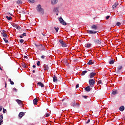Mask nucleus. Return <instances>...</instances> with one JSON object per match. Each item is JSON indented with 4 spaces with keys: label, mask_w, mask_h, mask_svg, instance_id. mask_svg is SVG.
I'll return each mask as SVG.
<instances>
[{
    "label": "nucleus",
    "mask_w": 125,
    "mask_h": 125,
    "mask_svg": "<svg viewBox=\"0 0 125 125\" xmlns=\"http://www.w3.org/2000/svg\"><path fill=\"white\" fill-rule=\"evenodd\" d=\"M36 9L38 12H40L41 14H43L44 13V12L43 11V9L42 8V5L41 4H39L37 8Z\"/></svg>",
    "instance_id": "f257e3e1"
},
{
    "label": "nucleus",
    "mask_w": 125,
    "mask_h": 125,
    "mask_svg": "<svg viewBox=\"0 0 125 125\" xmlns=\"http://www.w3.org/2000/svg\"><path fill=\"white\" fill-rule=\"evenodd\" d=\"M89 84L91 87H93V86H94V84H95V80H94V79H90L89 80Z\"/></svg>",
    "instance_id": "f03ea898"
},
{
    "label": "nucleus",
    "mask_w": 125,
    "mask_h": 125,
    "mask_svg": "<svg viewBox=\"0 0 125 125\" xmlns=\"http://www.w3.org/2000/svg\"><path fill=\"white\" fill-rule=\"evenodd\" d=\"M94 42L95 44H97V45H99L102 43V41L100 39L94 40Z\"/></svg>",
    "instance_id": "7ed1b4c3"
},
{
    "label": "nucleus",
    "mask_w": 125,
    "mask_h": 125,
    "mask_svg": "<svg viewBox=\"0 0 125 125\" xmlns=\"http://www.w3.org/2000/svg\"><path fill=\"white\" fill-rule=\"evenodd\" d=\"M59 42L61 43L62 47H67V44H66V42H64L63 41L60 40Z\"/></svg>",
    "instance_id": "20e7f679"
},
{
    "label": "nucleus",
    "mask_w": 125,
    "mask_h": 125,
    "mask_svg": "<svg viewBox=\"0 0 125 125\" xmlns=\"http://www.w3.org/2000/svg\"><path fill=\"white\" fill-rule=\"evenodd\" d=\"M59 20L61 24H62V25H64V26H66V25H67V23H66V22H65V21L63 20V19L62 18H60L59 19Z\"/></svg>",
    "instance_id": "39448f33"
},
{
    "label": "nucleus",
    "mask_w": 125,
    "mask_h": 125,
    "mask_svg": "<svg viewBox=\"0 0 125 125\" xmlns=\"http://www.w3.org/2000/svg\"><path fill=\"white\" fill-rule=\"evenodd\" d=\"M1 34L4 38H7V34L5 33V30H2L1 32Z\"/></svg>",
    "instance_id": "423d86ee"
},
{
    "label": "nucleus",
    "mask_w": 125,
    "mask_h": 125,
    "mask_svg": "<svg viewBox=\"0 0 125 125\" xmlns=\"http://www.w3.org/2000/svg\"><path fill=\"white\" fill-rule=\"evenodd\" d=\"M97 33H98V31H95L94 30H88L87 31V33L89 34H96Z\"/></svg>",
    "instance_id": "0eeeda50"
},
{
    "label": "nucleus",
    "mask_w": 125,
    "mask_h": 125,
    "mask_svg": "<svg viewBox=\"0 0 125 125\" xmlns=\"http://www.w3.org/2000/svg\"><path fill=\"white\" fill-rule=\"evenodd\" d=\"M38 48L40 51H42V50H44V47L42 46V44H40Z\"/></svg>",
    "instance_id": "6e6552de"
},
{
    "label": "nucleus",
    "mask_w": 125,
    "mask_h": 125,
    "mask_svg": "<svg viewBox=\"0 0 125 125\" xmlns=\"http://www.w3.org/2000/svg\"><path fill=\"white\" fill-rule=\"evenodd\" d=\"M91 29H92V30H94L95 31H96V30L98 29V26H97V25H93L91 26Z\"/></svg>",
    "instance_id": "1a4fd4ad"
},
{
    "label": "nucleus",
    "mask_w": 125,
    "mask_h": 125,
    "mask_svg": "<svg viewBox=\"0 0 125 125\" xmlns=\"http://www.w3.org/2000/svg\"><path fill=\"white\" fill-rule=\"evenodd\" d=\"M25 116V113L23 112H21L19 114V119H21L22 117Z\"/></svg>",
    "instance_id": "9d476101"
},
{
    "label": "nucleus",
    "mask_w": 125,
    "mask_h": 125,
    "mask_svg": "<svg viewBox=\"0 0 125 125\" xmlns=\"http://www.w3.org/2000/svg\"><path fill=\"white\" fill-rule=\"evenodd\" d=\"M84 89H85V91H86L87 92H89V91H90L91 90L92 88H90V86H88L86 87Z\"/></svg>",
    "instance_id": "9b49d317"
},
{
    "label": "nucleus",
    "mask_w": 125,
    "mask_h": 125,
    "mask_svg": "<svg viewBox=\"0 0 125 125\" xmlns=\"http://www.w3.org/2000/svg\"><path fill=\"white\" fill-rule=\"evenodd\" d=\"M53 81L54 83H57L58 82V79H57V77L56 76L54 75L53 77Z\"/></svg>",
    "instance_id": "f8f14e48"
},
{
    "label": "nucleus",
    "mask_w": 125,
    "mask_h": 125,
    "mask_svg": "<svg viewBox=\"0 0 125 125\" xmlns=\"http://www.w3.org/2000/svg\"><path fill=\"white\" fill-rule=\"evenodd\" d=\"M37 85H39V86H41V87H44V85L43 83H42V82H38L37 83Z\"/></svg>",
    "instance_id": "ddd939ff"
},
{
    "label": "nucleus",
    "mask_w": 125,
    "mask_h": 125,
    "mask_svg": "<svg viewBox=\"0 0 125 125\" xmlns=\"http://www.w3.org/2000/svg\"><path fill=\"white\" fill-rule=\"evenodd\" d=\"M96 75V73L92 72L90 74V79H92L94 76Z\"/></svg>",
    "instance_id": "4468645a"
},
{
    "label": "nucleus",
    "mask_w": 125,
    "mask_h": 125,
    "mask_svg": "<svg viewBox=\"0 0 125 125\" xmlns=\"http://www.w3.org/2000/svg\"><path fill=\"white\" fill-rule=\"evenodd\" d=\"M93 64H94V62H93L92 60H89L87 63V65H92Z\"/></svg>",
    "instance_id": "2eb2a0df"
},
{
    "label": "nucleus",
    "mask_w": 125,
    "mask_h": 125,
    "mask_svg": "<svg viewBox=\"0 0 125 125\" xmlns=\"http://www.w3.org/2000/svg\"><path fill=\"white\" fill-rule=\"evenodd\" d=\"M119 110L121 111V112H124L125 111V106H122L119 107Z\"/></svg>",
    "instance_id": "dca6fc26"
},
{
    "label": "nucleus",
    "mask_w": 125,
    "mask_h": 125,
    "mask_svg": "<svg viewBox=\"0 0 125 125\" xmlns=\"http://www.w3.org/2000/svg\"><path fill=\"white\" fill-rule=\"evenodd\" d=\"M37 103H38V99L35 98L33 100V104L34 105H37Z\"/></svg>",
    "instance_id": "f3484780"
},
{
    "label": "nucleus",
    "mask_w": 125,
    "mask_h": 125,
    "mask_svg": "<svg viewBox=\"0 0 125 125\" xmlns=\"http://www.w3.org/2000/svg\"><path fill=\"white\" fill-rule=\"evenodd\" d=\"M58 0H51V3L52 4H56L58 2Z\"/></svg>",
    "instance_id": "a211bd4d"
},
{
    "label": "nucleus",
    "mask_w": 125,
    "mask_h": 125,
    "mask_svg": "<svg viewBox=\"0 0 125 125\" xmlns=\"http://www.w3.org/2000/svg\"><path fill=\"white\" fill-rule=\"evenodd\" d=\"M91 46V43H86L85 44V47H87V48H89Z\"/></svg>",
    "instance_id": "6ab92c4d"
},
{
    "label": "nucleus",
    "mask_w": 125,
    "mask_h": 125,
    "mask_svg": "<svg viewBox=\"0 0 125 125\" xmlns=\"http://www.w3.org/2000/svg\"><path fill=\"white\" fill-rule=\"evenodd\" d=\"M118 6H119V4H118L117 3H115L114 5H112V8H117Z\"/></svg>",
    "instance_id": "aec40b11"
},
{
    "label": "nucleus",
    "mask_w": 125,
    "mask_h": 125,
    "mask_svg": "<svg viewBox=\"0 0 125 125\" xmlns=\"http://www.w3.org/2000/svg\"><path fill=\"white\" fill-rule=\"evenodd\" d=\"M16 101L19 105H21V104H22V101L20 100H16Z\"/></svg>",
    "instance_id": "412c9836"
},
{
    "label": "nucleus",
    "mask_w": 125,
    "mask_h": 125,
    "mask_svg": "<svg viewBox=\"0 0 125 125\" xmlns=\"http://www.w3.org/2000/svg\"><path fill=\"white\" fill-rule=\"evenodd\" d=\"M86 73H87V71H86V70L83 71L81 74V76H84V75H85V74H86Z\"/></svg>",
    "instance_id": "4be33fe9"
},
{
    "label": "nucleus",
    "mask_w": 125,
    "mask_h": 125,
    "mask_svg": "<svg viewBox=\"0 0 125 125\" xmlns=\"http://www.w3.org/2000/svg\"><path fill=\"white\" fill-rule=\"evenodd\" d=\"M17 4H22V1L21 0H17Z\"/></svg>",
    "instance_id": "5701e85b"
},
{
    "label": "nucleus",
    "mask_w": 125,
    "mask_h": 125,
    "mask_svg": "<svg viewBox=\"0 0 125 125\" xmlns=\"http://www.w3.org/2000/svg\"><path fill=\"white\" fill-rule=\"evenodd\" d=\"M44 69L45 71H48V65H45L44 66Z\"/></svg>",
    "instance_id": "b1692460"
},
{
    "label": "nucleus",
    "mask_w": 125,
    "mask_h": 125,
    "mask_svg": "<svg viewBox=\"0 0 125 125\" xmlns=\"http://www.w3.org/2000/svg\"><path fill=\"white\" fill-rule=\"evenodd\" d=\"M109 63L110 65H113V64L115 63V62L113 60H112L111 61H109Z\"/></svg>",
    "instance_id": "393cba45"
},
{
    "label": "nucleus",
    "mask_w": 125,
    "mask_h": 125,
    "mask_svg": "<svg viewBox=\"0 0 125 125\" xmlns=\"http://www.w3.org/2000/svg\"><path fill=\"white\" fill-rule=\"evenodd\" d=\"M117 93H118V91H117V90L113 91L112 92V94H113V95H116V94H117Z\"/></svg>",
    "instance_id": "a878e982"
},
{
    "label": "nucleus",
    "mask_w": 125,
    "mask_h": 125,
    "mask_svg": "<svg viewBox=\"0 0 125 125\" xmlns=\"http://www.w3.org/2000/svg\"><path fill=\"white\" fill-rule=\"evenodd\" d=\"M122 69H123V66L122 65H119L117 67V70H122Z\"/></svg>",
    "instance_id": "bb28decb"
},
{
    "label": "nucleus",
    "mask_w": 125,
    "mask_h": 125,
    "mask_svg": "<svg viewBox=\"0 0 125 125\" xmlns=\"http://www.w3.org/2000/svg\"><path fill=\"white\" fill-rule=\"evenodd\" d=\"M6 19H7V20H11V19H12V17H8V16H6Z\"/></svg>",
    "instance_id": "cd10ccee"
},
{
    "label": "nucleus",
    "mask_w": 125,
    "mask_h": 125,
    "mask_svg": "<svg viewBox=\"0 0 125 125\" xmlns=\"http://www.w3.org/2000/svg\"><path fill=\"white\" fill-rule=\"evenodd\" d=\"M6 38H7V37H5V38H3V40H4V41L6 43H7V42H8V40H7L6 39Z\"/></svg>",
    "instance_id": "c85d7f7f"
},
{
    "label": "nucleus",
    "mask_w": 125,
    "mask_h": 125,
    "mask_svg": "<svg viewBox=\"0 0 125 125\" xmlns=\"http://www.w3.org/2000/svg\"><path fill=\"white\" fill-rule=\"evenodd\" d=\"M54 12H59V10H58V8H55L54 9Z\"/></svg>",
    "instance_id": "c756f323"
},
{
    "label": "nucleus",
    "mask_w": 125,
    "mask_h": 125,
    "mask_svg": "<svg viewBox=\"0 0 125 125\" xmlns=\"http://www.w3.org/2000/svg\"><path fill=\"white\" fill-rule=\"evenodd\" d=\"M77 103L74 102L72 103V106H73V107H75V106H77Z\"/></svg>",
    "instance_id": "7c9ffc66"
},
{
    "label": "nucleus",
    "mask_w": 125,
    "mask_h": 125,
    "mask_svg": "<svg viewBox=\"0 0 125 125\" xmlns=\"http://www.w3.org/2000/svg\"><path fill=\"white\" fill-rule=\"evenodd\" d=\"M29 2L30 3H34V2H35V0H29Z\"/></svg>",
    "instance_id": "2f4dec72"
},
{
    "label": "nucleus",
    "mask_w": 125,
    "mask_h": 125,
    "mask_svg": "<svg viewBox=\"0 0 125 125\" xmlns=\"http://www.w3.org/2000/svg\"><path fill=\"white\" fill-rule=\"evenodd\" d=\"M54 29L56 31V32H58V30H59V27H54Z\"/></svg>",
    "instance_id": "473e14b6"
},
{
    "label": "nucleus",
    "mask_w": 125,
    "mask_h": 125,
    "mask_svg": "<svg viewBox=\"0 0 125 125\" xmlns=\"http://www.w3.org/2000/svg\"><path fill=\"white\" fill-rule=\"evenodd\" d=\"M121 24H122V23L120 22H117L116 23L117 26H121Z\"/></svg>",
    "instance_id": "72a5a7b5"
},
{
    "label": "nucleus",
    "mask_w": 125,
    "mask_h": 125,
    "mask_svg": "<svg viewBox=\"0 0 125 125\" xmlns=\"http://www.w3.org/2000/svg\"><path fill=\"white\" fill-rule=\"evenodd\" d=\"M41 58L42 59H45V58H46V56H44V55H42L41 56Z\"/></svg>",
    "instance_id": "f704fd0d"
},
{
    "label": "nucleus",
    "mask_w": 125,
    "mask_h": 125,
    "mask_svg": "<svg viewBox=\"0 0 125 125\" xmlns=\"http://www.w3.org/2000/svg\"><path fill=\"white\" fill-rule=\"evenodd\" d=\"M18 25V24H17L13 23L12 24V26H13V27H14L15 28H16L17 27Z\"/></svg>",
    "instance_id": "c9c22d12"
},
{
    "label": "nucleus",
    "mask_w": 125,
    "mask_h": 125,
    "mask_svg": "<svg viewBox=\"0 0 125 125\" xmlns=\"http://www.w3.org/2000/svg\"><path fill=\"white\" fill-rule=\"evenodd\" d=\"M3 119V117L2 116V115H0V121H2V119Z\"/></svg>",
    "instance_id": "e433bc0d"
},
{
    "label": "nucleus",
    "mask_w": 125,
    "mask_h": 125,
    "mask_svg": "<svg viewBox=\"0 0 125 125\" xmlns=\"http://www.w3.org/2000/svg\"><path fill=\"white\" fill-rule=\"evenodd\" d=\"M16 29H17L18 30H20L21 29V27L19 26V25H17V27H16Z\"/></svg>",
    "instance_id": "4c0bfd02"
},
{
    "label": "nucleus",
    "mask_w": 125,
    "mask_h": 125,
    "mask_svg": "<svg viewBox=\"0 0 125 125\" xmlns=\"http://www.w3.org/2000/svg\"><path fill=\"white\" fill-rule=\"evenodd\" d=\"M20 42H21V43H23V42H24V40H23V39L20 40Z\"/></svg>",
    "instance_id": "58836bf2"
},
{
    "label": "nucleus",
    "mask_w": 125,
    "mask_h": 125,
    "mask_svg": "<svg viewBox=\"0 0 125 125\" xmlns=\"http://www.w3.org/2000/svg\"><path fill=\"white\" fill-rule=\"evenodd\" d=\"M37 66H40V65H41V62L38 61L37 63Z\"/></svg>",
    "instance_id": "ea45409f"
},
{
    "label": "nucleus",
    "mask_w": 125,
    "mask_h": 125,
    "mask_svg": "<svg viewBox=\"0 0 125 125\" xmlns=\"http://www.w3.org/2000/svg\"><path fill=\"white\" fill-rule=\"evenodd\" d=\"M98 83H99V84L102 83V81L99 80V81L98 82Z\"/></svg>",
    "instance_id": "a19ab883"
},
{
    "label": "nucleus",
    "mask_w": 125,
    "mask_h": 125,
    "mask_svg": "<svg viewBox=\"0 0 125 125\" xmlns=\"http://www.w3.org/2000/svg\"><path fill=\"white\" fill-rule=\"evenodd\" d=\"M109 18H110V16H107L106 17V20H108V19H109Z\"/></svg>",
    "instance_id": "79ce46f5"
},
{
    "label": "nucleus",
    "mask_w": 125,
    "mask_h": 125,
    "mask_svg": "<svg viewBox=\"0 0 125 125\" xmlns=\"http://www.w3.org/2000/svg\"><path fill=\"white\" fill-rule=\"evenodd\" d=\"M22 36H23V37L24 36V37H26V36H27V34H26V33H23V34H22Z\"/></svg>",
    "instance_id": "37998d69"
},
{
    "label": "nucleus",
    "mask_w": 125,
    "mask_h": 125,
    "mask_svg": "<svg viewBox=\"0 0 125 125\" xmlns=\"http://www.w3.org/2000/svg\"><path fill=\"white\" fill-rule=\"evenodd\" d=\"M82 97H83V98H85V99H86V98H87V96H82Z\"/></svg>",
    "instance_id": "c03bdc74"
},
{
    "label": "nucleus",
    "mask_w": 125,
    "mask_h": 125,
    "mask_svg": "<svg viewBox=\"0 0 125 125\" xmlns=\"http://www.w3.org/2000/svg\"><path fill=\"white\" fill-rule=\"evenodd\" d=\"M6 112V109L3 108V113H5Z\"/></svg>",
    "instance_id": "a18cd8bd"
},
{
    "label": "nucleus",
    "mask_w": 125,
    "mask_h": 125,
    "mask_svg": "<svg viewBox=\"0 0 125 125\" xmlns=\"http://www.w3.org/2000/svg\"><path fill=\"white\" fill-rule=\"evenodd\" d=\"M90 119H88V121H87V122H86V124H88L89 123H90Z\"/></svg>",
    "instance_id": "49530a36"
},
{
    "label": "nucleus",
    "mask_w": 125,
    "mask_h": 125,
    "mask_svg": "<svg viewBox=\"0 0 125 125\" xmlns=\"http://www.w3.org/2000/svg\"><path fill=\"white\" fill-rule=\"evenodd\" d=\"M13 89H14V90H15V91L16 92H17V91H18L17 89H16V88H14Z\"/></svg>",
    "instance_id": "de8ad7c7"
},
{
    "label": "nucleus",
    "mask_w": 125,
    "mask_h": 125,
    "mask_svg": "<svg viewBox=\"0 0 125 125\" xmlns=\"http://www.w3.org/2000/svg\"><path fill=\"white\" fill-rule=\"evenodd\" d=\"M20 38H21V39H22V38H24V36L21 34V35L20 36Z\"/></svg>",
    "instance_id": "09e8293b"
},
{
    "label": "nucleus",
    "mask_w": 125,
    "mask_h": 125,
    "mask_svg": "<svg viewBox=\"0 0 125 125\" xmlns=\"http://www.w3.org/2000/svg\"><path fill=\"white\" fill-rule=\"evenodd\" d=\"M2 110V106H0V112Z\"/></svg>",
    "instance_id": "8fccbe9b"
},
{
    "label": "nucleus",
    "mask_w": 125,
    "mask_h": 125,
    "mask_svg": "<svg viewBox=\"0 0 125 125\" xmlns=\"http://www.w3.org/2000/svg\"><path fill=\"white\" fill-rule=\"evenodd\" d=\"M10 83H11L12 85H13V84H14V82H12V81H11Z\"/></svg>",
    "instance_id": "3c124183"
},
{
    "label": "nucleus",
    "mask_w": 125,
    "mask_h": 125,
    "mask_svg": "<svg viewBox=\"0 0 125 125\" xmlns=\"http://www.w3.org/2000/svg\"><path fill=\"white\" fill-rule=\"evenodd\" d=\"M40 45V44H35L36 46H37L38 47V48L39 47Z\"/></svg>",
    "instance_id": "603ef678"
},
{
    "label": "nucleus",
    "mask_w": 125,
    "mask_h": 125,
    "mask_svg": "<svg viewBox=\"0 0 125 125\" xmlns=\"http://www.w3.org/2000/svg\"><path fill=\"white\" fill-rule=\"evenodd\" d=\"M0 124L1 125V124H2V123H3V120H0Z\"/></svg>",
    "instance_id": "864d4df0"
},
{
    "label": "nucleus",
    "mask_w": 125,
    "mask_h": 125,
    "mask_svg": "<svg viewBox=\"0 0 125 125\" xmlns=\"http://www.w3.org/2000/svg\"><path fill=\"white\" fill-rule=\"evenodd\" d=\"M79 84H78L76 85V88H79Z\"/></svg>",
    "instance_id": "5fc2aeb1"
},
{
    "label": "nucleus",
    "mask_w": 125,
    "mask_h": 125,
    "mask_svg": "<svg viewBox=\"0 0 125 125\" xmlns=\"http://www.w3.org/2000/svg\"><path fill=\"white\" fill-rule=\"evenodd\" d=\"M46 117H49V114H48V113H47L46 114Z\"/></svg>",
    "instance_id": "6e6d98bb"
},
{
    "label": "nucleus",
    "mask_w": 125,
    "mask_h": 125,
    "mask_svg": "<svg viewBox=\"0 0 125 125\" xmlns=\"http://www.w3.org/2000/svg\"><path fill=\"white\" fill-rule=\"evenodd\" d=\"M21 13H25V12L23 11V10H21Z\"/></svg>",
    "instance_id": "4d7b16f0"
},
{
    "label": "nucleus",
    "mask_w": 125,
    "mask_h": 125,
    "mask_svg": "<svg viewBox=\"0 0 125 125\" xmlns=\"http://www.w3.org/2000/svg\"><path fill=\"white\" fill-rule=\"evenodd\" d=\"M23 58H28V57L27 56H24Z\"/></svg>",
    "instance_id": "13d9d810"
},
{
    "label": "nucleus",
    "mask_w": 125,
    "mask_h": 125,
    "mask_svg": "<svg viewBox=\"0 0 125 125\" xmlns=\"http://www.w3.org/2000/svg\"><path fill=\"white\" fill-rule=\"evenodd\" d=\"M6 85H7V84L6 83V82L5 83V87H6Z\"/></svg>",
    "instance_id": "bf43d9fd"
},
{
    "label": "nucleus",
    "mask_w": 125,
    "mask_h": 125,
    "mask_svg": "<svg viewBox=\"0 0 125 125\" xmlns=\"http://www.w3.org/2000/svg\"><path fill=\"white\" fill-rule=\"evenodd\" d=\"M23 68H26V65L24 64V65H23Z\"/></svg>",
    "instance_id": "052dcab7"
},
{
    "label": "nucleus",
    "mask_w": 125,
    "mask_h": 125,
    "mask_svg": "<svg viewBox=\"0 0 125 125\" xmlns=\"http://www.w3.org/2000/svg\"><path fill=\"white\" fill-rule=\"evenodd\" d=\"M32 67H33V68H36V65H33Z\"/></svg>",
    "instance_id": "680f3d73"
},
{
    "label": "nucleus",
    "mask_w": 125,
    "mask_h": 125,
    "mask_svg": "<svg viewBox=\"0 0 125 125\" xmlns=\"http://www.w3.org/2000/svg\"><path fill=\"white\" fill-rule=\"evenodd\" d=\"M0 70H1V71H2V68H1V67H0Z\"/></svg>",
    "instance_id": "e2e57ef3"
},
{
    "label": "nucleus",
    "mask_w": 125,
    "mask_h": 125,
    "mask_svg": "<svg viewBox=\"0 0 125 125\" xmlns=\"http://www.w3.org/2000/svg\"><path fill=\"white\" fill-rule=\"evenodd\" d=\"M9 81L10 83H11V82H12V81H11V79H9Z\"/></svg>",
    "instance_id": "0e129e2a"
},
{
    "label": "nucleus",
    "mask_w": 125,
    "mask_h": 125,
    "mask_svg": "<svg viewBox=\"0 0 125 125\" xmlns=\"http://www.w3.org/2000/svg\"><path fill=\"white\" fill-rule=\"evenodd\" d=\"M42 36H45V34H43L42 33Z\"/></svg>",
    "instance_id": "69168bd1"
},
{
    "label": "nucleus",
    "mask_w": 125,
    "mask_h": 125,
    "mask_svg": "<svg viewBox=\"0 0 125 125\" xmlns=\"http://www.w3.org/2000/svg\"><path fill=\"white\" fill-rule=\"evenodd\" d=\"M33 73H35V70H33Z\"/></svg>",
    "instance_id": "338daca9"
},
{
    "label": "nucleus",
    "mask_w": 125,
    "mask_h": 125,
    "mask_svg": "<svg viewBox=\"0 0 125 125\" xmlns=\"http://www.w3.org/2000/svg\"><path fill=\"white\" fill-rule=\"evenodd\" d=\"M124 119L125 120V115L124 116Z\"/></svg>",
    "instance_id": "774afa93"
}]
</instances>
